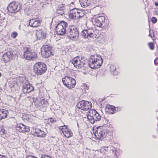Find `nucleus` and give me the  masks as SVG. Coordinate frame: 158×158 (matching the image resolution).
Instances as JSON below:
<instances>
[{
	"mask_svg": "<svg viewBox=\"0 0 158 158\" xmlns=\"http://www.w3.org/2000/svg\"><path fill=\"white\" fill-rule=\"evenodd\" d=\"M97 129L94 134L95 137L98 139L106 137L110 139L113 136V131L114 130V126L110 123L98 127Z\"/></svg>",
	"mask_w": 158,
	"mask_h": 158,
	"instance_id": "obj_1",
	"label": "nucleus"
},
{
	"mask_svg": "<svg viewBox=\"0 0 158 158\" xmlns=\"http://www.w3.org/2000/svg\"><path fill=\"white\" fill-rule=\"evenodd\" d=\"M88 62L89 67L92 69H97L102 66L103 60L100 55L94 54L90 56Z\"/></svg>",
	"mask_w": 158,
	"mask_h": 158,
	"instance_id": "obj_2",
	"label": "nucleus"
},
{
	"mask_svg": "<svg viewBox=\"0 0 158 158\" xmlns=\"http://www.w3.org/2000/svg\"><path fill=\"white\" fill-rule=\"evenodd\" d=\"M47 70L46 64L42 62H36L33 66V71L37 76H40L44 74Z\"/></svg>",
	"mask_w": 158,
	"mask_h": 158,
	"instance_id": "obj_3",
	"label": "nucleus"
},
{
	"mask_svg": "<svg viewBox=\"0 0 158 158\" xmlns=\"http://www.w3.org/2000/svg\"><path fill=\"white\" fill-rule=\"evenodd\" d=\"M23 53V57L28 61H34L38 58L37 54L31 48L27 47L25 48Z\"/></svg>",
	"mask_w": 158,
	"mask_h": 158,
	"instance_id": "obj_4",
	"label": "nucleus"
},
{
	"mask_svg": "<svg viewBox=\"0 0 158 158\" xmlns=\"http://www.w3.org/2000/svg\"><path fill=\"white\" fill-rule=\"evenodd\" d=\"M35 104L36 108L43 110L48 106V102L44 97H40L36 99L35 102Z\"/></svg>",
	"mask_w": 158,
	"mask_h": 158,
	"instance_id": "obj_5",
	"label": "nucleus"
},
{
	"mask_svg": "<svg viewBox=\"0 0 158 158\" xmlns=\"http://www.w3.org/2000/svg\"><path fill=\"white\" fill-rule=\"evenodd\" d=\"M62 81L64 85L69 89H71L75 87L76 81L73 78L65 76L62 78Z\"/></svg>",
	"mask_w": 158,
	"mask_h": 158,
	"instance_id": "obj_6",
	"label": "nucleus"
},
{
	"mask_svg": "<svg viewBox=\"0 0 158 158\" xmlns=\"http://www.w3.org/2000/svg\"><path fill=\"white\" fill-rule=\"evenodd\" d=\"M99 31L97 29H89L87 30H84L81 32L82 36L85 38L89 37H96L99 34Z\"/></svg>",
	"mask_w": 158,
	"mask_h": 158,
	"instance_id": "obj_7",
	"label": "nucleus"
},
{
	"mask_svg": "<svg viewBox=\"0 0 158 158\" xmlns=\"http://www.w3.org/2000/svg\"><path fill=\"white\" fill-rule=\"evenodd\" d=\"M68 26V23L64 21L59 23L56 27V30L58 34L64 35L66 33V30Z\"/></svg>",
	"mask_w": 158,
	"mask_h": 158,
	"instance_id": "obj_8",
	"label": "nucleus"
},
{
	"mask_svg": "<svg viewBox=\"0 0 158 158\" xmlns=\"http://www.w3.org/2000/svg\"><path fill=\"white\" fill-rule=\"evenodd\" d=\"M58 128L60 133L64 136L67 138H69L73 136V134L72 131L67 125L60 126Z\"/></svg>",
	"mask_w": 158,
	"mask_h": 158,
	"instance_id": "obj_9",
	"label": "nucleus"
},
{
	"mask_svg": "<svg viewBox=\"0 0 158 158\" xmlns=\"http://www.w3.org/2000/svg\"><path fill=\"white\" fill-rule=\"evenodd\" d=\"M21 8V5L18 2L13 1L8 5L7 9L8 11L11 13H16L19 11Z\"/></svg>",
	"mask_w": 158,
	"mask_h": 158,
	"instance_id": "obj_10",
	"label": "nucleus"
},
{
	"mask_svg": "<svg viewBox=\"0 0 158 158\" xmlns=\"http://www.w3.org/2000/svg\"><path fill=\"white\" fill-rule=\"evenodd\" d=\"M52 47L50 45H44L42 48L41 54L44 58H48L53 56L54 54L52 51Z\"/></svg>",
	"mask_w": 158,
	"mask_h": 158,
	"instance_id": "obj_11",
	"label": "nucleus"
},
{
	"mask_svg": "<svg viewBox=\"0 0 158 158\" xmlns=\"http://www.w3.org/2000/svg\"><path fill=\"white\" fill-rule=\"evenodd\" d=\"M96 17L94 15L92 18V20L94 24L98 27H102L105 23V17L103 15H99Z\"/></svg>",
	"mask_w": 158,
	"mask_h": 158,
	"instance_id": "obj_12",
	"label": "nucleus"
},
{
	"mask_svg": "<svg viewBox=\"0 0 158 158\" xmlns=\"http://www.w3.org/2000/svg\"><path fill=\"white\" fill-rule=\"evenodd\" d=\"M69 33V36L70 39L75 40L78 39L79 36L78 31L74 26H71L70 27Z\"/></svg>",
	"mask_w": 158,
	"mask_h": 158,
	"instance_id": "obj_13",
	"label": "nucleus"
},
{
	"mask_svg": "<svg viewBox=\"0 0 158 158\" xmlns=\"http://www.w3.org/2000/svg\"><path fill=\"white\" fill-rule=\"evenodd\" d=\"M84 12L79 10L74 9L71 11L69 14V18L74 19H78L83 16Z\"/></svg>",
	"mask_w": 158,
	"mask_h": 158,
	"instance_id": "obj_14",
	"label": "nucleus"
},
{
	"mask_svg": "<svg viewBox=\"0 0 158 158\" xmlns=\"http://www.w3.org/2000/svg\"><path fill=\"white\" fill-rule=\"evenodd\" d=\"M71 62L74 66L77 69L81 68L85 64L84 59L78 56L73 58Z\"/></svg>",
	"mask_w": 158,
	"mask_h": 158,
	"instance_id": "obj_15",
	"label": "nucleus"
},
{
	"mask_svg": "<svg viewBox=\"0 0 158 158\" xmlns=\"http://www.w3.org/2000/svg\"><path fill=\"white\" fill-rule=\"evenodd\" d=\"M77 107L83 110H88L92 107V103L91 102L85 101L80 102L77 105Z\"/></svg>",
	"mask_w": 158,
	"mask_h": 158,
	"instance_id": "obj_16",
	"label": "nucleus"
},
{
	"mask_svg": "<svg viewBox=\"0 0 158 158\" xmlns=\"http://www.w3.org/2000/svg\"><path fill=\"white\" fill-rule=\"evenodd\" d=\"M31 132L33 135L41 138L45 137L47 135L44 131L35 127L32 128Z\"/></svg>",
	"mask_w": 158,
	"mask_h": 158,
	"instance_id": "obj_17",
	"label": "nucleus"
},
{
	"mask_svg": "<svg viewBox=\"0 0 158 158\" xmlns=\"http://www.w3.org/2000/svg\"><path fill=\"white\" fill-rule=\"evenodd\" d=\"M16 130L19 132L26 133L30 131L29 127L22 123H17L15 126Z\"/></svg>",
	"mask_w": 158,
	"mask_h": 158,
	"instance_id": "obj_18",
	"label": "nucleus"
},
{
	"mask_svg": "<svg viewBox=\"0 0 158 158\" xmlns=\"http://www.w3.org/2000/svg\"><path fill=\"white\" fill-rule=\"evenodd\" d=\"M16 56V55L13 54L12 52L8 51L3 55L2 59L5 62L7 63L14 60Z\"/></svg>",
	"mask_w": 158,
	"mask_h": 158,
	"instance_id": "obj_19",
	"label": "nucleus"
},
{
	"mask_svg": "<svg viewBox=\"0 0 158 158\" xmlns=\"http://www.w3.org/2000/svg\"><path fill=\"white\" fill-rule=\"evenodd\" d=\"M41 22L39 19L34 18L29 20V25L33 27H37L40 26Z\"/></svg>",
	"mask_w": 158,
	"mask_h": 158,
	"instance_id": "obj_20",
	"label": "nucleus"
},
{
	"mask_svg": "<svg viewBox=\"0 0 158 158\" xmlns=\"http://www.w3.org/2000/svg\"><path fill=\"white\" fill-rule=\"evenodd\" d=\"M35 36L38 40H42L44 39L46 36V34L42 29H40L36 31Z\"/></svg>",
	"mask_w": 158,
	"mask_h": 158,
	"instance_id": "obj_21",
	"label": "nucleus"
},
{
	"mask_svg": "<svg viewBox=\"0 0 158 158\" xmlns=\"http://www.w3.org/2000/svg\"><path fill=\"white\" fill-rule=\"evenodd\" d=\"M97 111L94 109L90 110L88 112L87 115V119L90 123H93V118H94Z\"/></svg>",
	"mask_w": 158,
	"mask_h": 158,
	"instance_id": "obj_22",
	"label": "nucleus"
},
{
	"mask_svg": "<svg viewBox=\"0 0 158 158\" xmlns=\"http://www.w3.org/2000/svg\"><path fill=\"white\" fill-rule=\"evenodd\" d=\"M116 108L113 105L107 104L105 106V111L108 113L114 114L115 112Z\"/></svg>",
	"mask_w": 158,
	"mask_h": 158,
	"instance_id": "obj_23",
	"label": "nucleus"
},
{
	"mask_svg": "<svg viewBox=\"0 0 158 158\" xmlns=\"http://www.w3.org/2000/svg\"><path fill=\"white\" fill-rule=\"evenodd\" d=\"M8 114V110L4 109H0V121L6 118Z\"/></svg>",
	"mask_w": 158,
	"mask_h": 158,
	"instance_id": "obj_24",
	"label": "nucleus"
},
{
	"mask_svg": "<svg viewBox=\"0 0 158 158\" xmlns=\"http://www.w3.org/2000/svg\"><path fill=\"white\" fill-rule=\"evenodd\" d=\"M33 90V87L30 84H26L23 87V91L25 93H29Z\"/></svg>",
	"mask_w": 158,
	"mask_h": 158,
	"instance_id": "obj_25",
	"label": "nucleus"
},
{
	"mask_svg": "<svg viewBox=\"0 0 158 158\" xmlns=\"http://www.w3.org/2000/svg\"><path fill=\"white\" fill-rule=\"evenodd\" d=\"M22 118L23 120L27 123H33L34 120L32 118V116L24 114L23 115Z\"/></svg>",
	"mask_w": 158,
	"mask_h": 158,
	"instance_id": "obj_26",
	"label": "nucleus"
},
{
	"mask_svg": "<svg viewBox=\"0 0 158 158\" xmlns=\"http://www.w3.org/2000/svg\"><path fill=\"white\" fill-rule=\"evenodd\" d=\"M79 2L82 7H85L90 5L91 0H79Z\"/></svg>",
	"mask_w": 158,
	"mask_h": 158,
	"instance_id": "obj_27",
	"label": "nucleus"
},
{
	"mask_svg": "<svg viewBox=\"0 0 158 158\" xmlns=\"http://www.w3.org/2000/svg\"><path fill=\"white\" fill-rule=\"evenodd\" d=\"M93 118V123H94L95 121L100 120L101 119V116L99 114L97 111L96 114L95 115V117Z\"/></svg>",
	"mask_w": 158,
	"mask_h": 158,
	"instance_id": "obj_28",
	"label": "nucleus"
},
{
	"mask_svg": "<svg viewBox=\"0 0 158 158\" xmlns=\"http://www.w3.org/2000/svg\"><path fill=\"white\" fill-rule=\"evenodd\" d=\"M109 69L110 71L113 72L116 70V67L114 65L111 64L109 67Z\"/></svg>",
	"mask_w": 158,
	"mask_h": 158,
	"instance_id": "obj_29",
	"label": "nucleus"
},
{
	"mask_svg": "<svg viewBox=\"0 0 158 158\" xmlns=\"http://www.w3.org/2000/svg\"><path fill=\"white\" fill-rule=\"evenodd\" d=\"M148 45L150 49H153L154 48V44L153 42H149L148 44Z\"/></svg>",
	"mask_w": 158,
	"mask_h": 158,
	"instance_id": "obj_30",
	"label": "nucleus"
},
{
	"mask_svg": "<svg viewBox=\"0 0 158 158\" xmlns=\"http://www.w3.org/2000/svg\"><path fill=\"white\" fill-rule=\"evenodd\" d=\"M18 35V33L16 32H13L11 34V37L13 38H15Z\"/></svg>",
	"mask_w": 158,
	"mask_h": 158,
	"instance_id": "obj_31",
	"label": "nucleus"
},
{
	"mask_svg": "<svg viewBox=\"0 0 158 158\" xmlns=\"http://www.w3.org/2000/svg\"><path fill=\"white\" fill-rule=\"evenodd\" d=\"M5 130L3 127H0V135H3L5 132Z\"/></svg>",
	"mask_w": 158,
	"mask_h": 158,
	"instance_id": "obj_32",
	"label": "nucleus"
},
{
	"mask_svg": "<svg viewBox=\"0 0 158 158\" xmlns=\"http://www.w3.org/2000/svg\"><path fill=\"white\" fill-rule=\"evenodd\" d=\"M151 21L152 23H155L157 21V19L154 17H152L151 18Z\"/></svg>",
	"mask_w": 158,
	"mask_h": 158,
	"instance_id": "obj_33",
	"label": "nucleus"
},
{
	"mask_svg": "<svg viewBox=\"0 0 158 158\" xmlns=\"http://www.w3.org/2000/svg\"><path fill=\"white\" fill-rule=\"evenodd\" d=\"M48 121H49V122L51 123H53L54 122H55L56 121V120H55V119L53 118H49L48 119Z\"/></svg>",
	"mask_w": 158,
	"mask_h": 158,
	"instance_id": "obj_34",
	"label": "nucleus"
},
{
	"mask_svg": "<svg viewBox=\"0 0 158 158\" xmlns=\"http://www.w3.org/2000/svg\"><path fill=\"white\" fill-rule=\"evenodd\" d=\"M0 158H8L7 157L5 156H2L0 155Z\"/></svg>",
	"mask_w": 158,
	"mask_h": 158,
	"instance_id": "obj_35",
	"label": "nucleus"
},
{
	"mask_svg": "<svg viewBox=\"0 0 158 158\" xmlns=\"http://www.w3.org/2000/svg\"><path fill=\"white\" fill-rule=\"evenodd\" d=\"M26 158H35V157L34 156H27Z\"/></svg>",
	"mask_w": 158,
	"mask_h": 158,
	"instance_id": "obj_36",
	"label": "nucleus"
},
{
	"mask_svg": "<svg viewBox=\"0 0 158 158\" xmlns=\"http://www.w3.org/2000/svg\"><path fill=\"white\" fill-rule=\"evenodd\" d=\"M154 4L156 6H158V2H155L154 3Z\"/></svg>",
	"mask_w": 158,
	"mask_h": 158,
	"instance_id": "obj_37",
	"label": "nucleus"
},
{
	"mask_svg": "<svg viewBox=\"0 0 158 158\" xmlns=\"http://www.w3.org/2000/svg\"><path fill=\"white\" fill-rule=\"evenodd\" d=\"M149 36H150L152 38H153V35L151 33H150L149 35Z\"/></svg>",
	"mask_w": 158,
	"mask_h": 158,
	"instance_id": "obj_38",
	"label": "nucleus"
},
{
	"mask_svg": "<svg viewBox=\"0 0 158 158\" xmlns=\"http://www.w3.org/2000/svg\"><path fill=\"white\" fill-rule=\"evenodd\" d=\"M158 62V59H155L154 60V62H155V63H156V62Z\"/></svg>",
	"mask_w": 158,
	"mask_h": 158,
	"instance_id": "obj_39",
	"label": "nucleus"
},
{
	"mask_svg": "<svg viewBox=\"0 0 158 158\" xmlns=\"http://www.w3.org/2000/svg\"><path fill=\"white\" fill-rule=\"evenodd\" d=\"M1 76V73H0V77Z\"/></svg>",
	"mask_w": 158,
	"mask_h": 158,
	"instance_id": "obj_40",
	"label": "nucleus"
}]
</instances>
